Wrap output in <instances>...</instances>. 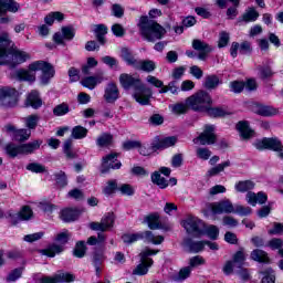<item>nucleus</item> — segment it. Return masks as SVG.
<instances>
[{"instance_id":"f257e3e1","label":"nucleus","mask_w":283,"mask_h":283,"mask_svg":"<svg viewBox=\"0 0 283 283\" xmlns=\"http://www.w3.org/2000/svg\"><path fill=\"white\" fill-rule=\"evenodd\" d=\"M10 34L2 33L0 35V65H8L9 67H17L21 63L29 61L30 54L21 50L10 49Z\"/></svg>"},{"instance_id":"f03ea898","label":"nucleus","mask_w":283,"mask_h":283,"mask_svg":"<svg viewBox=\"0 0 283 283\" xmlns=\"http://www.w3.org/2000/svg\"><path fill=\"white\" fill-rule=\"evenodd\" d=\"M36 72H42L41 84L48 85L50 80L54 78V66L45 61H35L29 65V70L17 71V76L20 81H29L34 83L36 81Z\"/></svg>"},{"instance_id":"7ed1b4c3","label":"nucleus","mask_w":283,"mask_h":283,"mask_svg":"<svg viewBox=\"0 0 283 283\" xmlns=\"http://www.w3.org/2000/svg\"><path fill=\"white\" fill-rule=\"evenodd\" d=\"M119 83L124 90H134V98L139 105H149L151 88L145 86L139 77H134L127 73L119 75Z\"/></svg>"},{"instance_id":"20e7f679","label":"nucleus","mask_w":283,"mask_h":283,"mask_svg":"<svg viewBox=\"0 0 283 283\" xmlns=\"http://www.w3.org/2000/svg\"><path fill=\"white\" fill-rule=\"evenodd\" d=\"M138 28L142 36L149 43L160 41L167 34V30L163 25L147 15L140 17Z\"/></svg>"},{"instance_id":"39448f33","label":"nucleus","mask_w":283,"mask_h":283,"mask_svg":"<svg viewBox=\"0 0 283 283\" xmlns=\"http://www.w3.org/2000/svg\"><path fill=\"white\" fill-rule=\"evenodd\" d=\"M42 140H33L27 144H15L13 142L8 143L4 146V153L9 158H17V156H28L34 154L36 149H40Z\"/></svg>"},{"instance_id":"423d86ee","label":"nucleus","mask_w":283,"mask_h":283,"mask_svg":"<svg viewBox=\"0 0 283 283\" xmlns=\"http://www.w3.org/2000/svg\"><path fill=\"white\" fill-rule=\"evenodd\" d=\"M211 103H213L211 95L206 91H199L186 99V104L193 112H207Z\"/></svg>"},{"instance_id":"0eeeda50","label":"nucleus","mask_w":283,"mask_h":283,"mask_svg":"<svg viewBox=\"0 0 283 283\" xmlns=\"http://www.w3.org/2000/svg\"><path fill=\"white\" fill-rule=\"evenodd\" d=\"M159 250H151L149 248L144 249L140 253V264L133 270V275H147L150 266L154 265V260L149 259V255H157Z\"/></svg>"},{"instance_id":"6e6552de","label":"nucleus","mask_w":283,"mask_h":283,"mask_svg":"<svg viewBox=\"0 0 283 283\" xmlns=\"http://www.w3.org/2000/svg\"><path fill=\"white\" fill-rule=\"evenodd\" d=\"M181 226L189 235H195V238H200V235L205 234V222L197 217H187L181 221Z\"/></svg>"},{"instance_id":"1a4fd4ad","label":"nucleus","mask_w":283,"mask_h":283,"mask_svg":"<svg viewBox=\"0 0 283 283\" xmlns=\"http://www.w3.org/2000/svg\"><path fill=\"white\" fill-rule=\"evenodd\" d=\"M3 132L12 138V140H17L18 143H25V140L30 139L32 136V132L28 128H17L14 124H7L3 127Z\"/></svg>"},{"instance_id":"9d476101","label":"nucleus","mask_w":283,"mask_h":283,"mask_svg":"<svg viewBox=\"0 0 283 283\" xmlns=\"http://www.w3.org/2000/svg\"><path fill=\"white\" fill-rule=\"evenodd\" d=\"M116 221V216L114 212H107L104 214L99 222H91L88 224L92 231H101V233H105V231H109V229H114V222Z\"/></svg>"},{"instance_id":"9b49d317","label":"nucleus","mask_w":283,"mask_h":283,"mask_svg":"<svg viewBox=\"0 0 283 283\" xmlns=\"http://www.w3.org/2000/svg\"><path fill=\"white\" fill-rule=\"evenodd\" d=\"M218 137L216 136V126L206 125L203 132L193 139L195 144L200 143V145H216Z\"/></svg>"},{"instance_id":"f8f14e48","label":"nucleus","mask_w":283,"mask_h":283,"mask_svg":"<svg viewBox=\"0 0 283 283\" xmlns=\"http://www.w3.org/2000/svg\"><path fill=\"white\" fill-rule=\"evenodd\" d=\"M253 146L255 149L260 151L264 149H272V151H282V142L277 138H263L261 140H256Z\"/></svg>"},{"instance_id":"ddd939ff","label":"nucleus","mask_w":283,"mask_h":283,"mask_svg":"<svg viewBox=\"0 0 283 283\" xmlns=\"http://www.w3.org/2000/svg\"><path fill=\"white\" fill-rule=\"evenodd\" d=\"M120 167H123V164L118 160V154L112 153L103 157L101 172L107 174L109 169H120Z\"/></svg>"},{"instance_id":"4468645a","label":"nucleus","mask_w":283,"mask_h":283,"mask_svg":"<svg viewBox=\"0 0 283 283\" xmlns=\"http://www.w3.org/2000/svg\"><path fill=\"white\" fill-rule=\"evenodd\" d=\"M210 209L214 214L235 212V208L233 207V203L229 199L211 203Z\"/></svg>"},{"instance_id":"2eb2a0df","label":"nucleus","mask_w":283,"mask_h":283,"mask_svg":"<svg viewBox=\"0 0 283 283\" xmlns=\"http://www.w3.org/2000/svg\"><path fill=\"white\" fill-rule=\"evenodd\" d=\"M0 103L6 107H14L17 105V90L8 87L0 90Z\"/></svg>"},{"instance_id":"dca6fc26","label":"nucleus","mask_w":283,"mask_h":283,"mask_svg":"<svg viewBox=\"0 0 283 283\" xmlns=\"http://www.w3.org/2000/svg\"><path fill=\"white\" fill-rule=\"evenodd\" d=\"M120 98V91L118 90V84L115 82H109L106 84L104 90V101L107 103H115Z\"/></svg>"},{"instance_id":"f3484780","label":"nucleus","mask_w":283,"mask_h":283,"mask_svg":"<svg viewBox=\"0 0 283 283\" xmlns=\"http://www.w3.org/2000/svg\"><path fill=\"white\" fill-rule=\"evenodd\" d=\"M75 276L70 273L60 272L54 276H44L40 280L41 283H72Z\"/></svg>"},{"instance_id":"a211bd4d","label":"nucleus","mask_w":283,"mask_h":283,"mask_svg":"<svg viewBox=\"0 0 283 283\" xmlns=\"http://www.w3.org/2000/svg\"><path fill=\"white\" fill-rule=\"evenodd\" d=\"M103 81H107V77H105V73L101 71L95 76L84 77L81 81V85H83V87H87V90H94L98 84L103 83Z\"/></svg>"},{"instance_id":"6ab92c4d","label":"nucleus","mask_w":283,"mask_h":283,"mask_svg":"<svg viewBox=\"0 0 283 283\" xmlns=\"http://www.w3.org/2000/svg\"><path fill=\"white\" fill-rule=\"evenodd\" d=\"M192 48L193 50H196L197 52H199L198 54V59L200 61H205V59H207V55L211 52V46L209 44H207V42L201 41V40H193L192 41Z\"/></svg>"},{"instance_id":"aec40b11","label":"nucleus","mask_w":283,"mask_h":283,"mask_svg":"<svg viewBox=\"0 0 283 283\" xmlns=\"http://www.w3.org/2000/svg\"><path fill=\"white\" fill-rule=\"evenodd\" d=\"M19 10H21V4L15 0H0V15L6 14L7 12L15 14Z\"/></svg>"},{"instance_id":"412c9836","label":"nucleus","mask_w":283,"mask_h":283,"mask_svg":"<svg viewBox=\"0 0 283 283\" xmlns=\"http://www.w3.org/2000/svg\"><path fill=\"white\" fill-rule=\"evenodd\" d=\"M182 247L188 253H200V251H205V241H192L188 238L184 240Z\"/></svg>"},{"instance_id":"4be33fe9","label":"nucleus","mask_w":283,"mask_h":283,"mask_svg":"<svg viewBox=\"0 0 283 283\" xmlns=\"http://www.w3.org/2000/svg\"><path fill=\"white\" fill-rule=\"evenodd\" d=\"M245 199H247V202L248 205H251L252 207H255V205H264L266 202V200H269V197L260 191L258 193L255 192H248L245 195Z\"/></svg>"},{"instance_id":"5701e85b","label":"nucleus","mask_w":283,"mask_h":283,"mask_svg":"<svg viewBox=\"0 0 283 283\" xmlns=\"http://www.w3.org/2000/svg\"><path fill=\"white\" fill-rule=\"evenodd\" d=\"M178 143L176 136L166 137L159 142L153 143V151H158V149H168V147H174Z\"/></svg>"},{"instance_id":"b1692460","label":"nucleus","mask_w":283,"mask_h":283,"mask_svg":"<svg viewBox=\"0 0 283 283\" xmlns=\"http://www.w3.org/2000/svg\"><path fill=\"white\" fill-rule=\"evenodd\" d=\"M237 129L243 140H249V138H253L255 136V132L251 129L249 122H239Z\"/></svg>"},{"instance_id":"393cba45","label":"nucleus","mask_w":283,"mask_h":283,"mask_svg":"<svg viewBox=\"0 0 283 283\" xmlns=\"http://www.w3.org/2000/svg\"><path fill=\"white\" fill-rule=\"evenodd\" d=\"M140 240H145L146 242L150 244H163L165 242V237L163 235H155L154 232L146 230L143 232H139Z\"/></svg>"},{"instance_id":"a878e982","label":"nucleus","mask_w":283,"mask_h":283,"mask_svg":"<svg viewBox=\"0 0 283 283\" xmlns=\"http://www.w3.org/2000/svg\"><path fill=\"white\" fill-rule=\"evenodd\" d=\"M237 193H249L252 189H255V182L253 180H241L234 185Z\"/></svg>"},{"instance_id":"bb28decb","label":"nucleus","mask_w":283,"mask_h":283,"mask_svg":"<svg viewBox=\"0 0 283 283\" xmlns=\"http://www.w3.org/2000/svg\"><path fill=\"white\" fill-rule=\"evenodd\" d=\"M144 223L148 226V229L156 231L160 229V216L158 213H151L144 218Z\"/></svg>"},{"instance_id":"cd10ccee","label":"nucleus","mask_w":283,"mask_h":283,"mask_svg":"<svg viewBox=\"0 0 283 283\" xmlns=\"http://www.w3.org/2000/svg\"><path fill=\"white\" fill-rule=\"evenodd\" d=\"M135 70H140L142 72L151 73L156 70V62L151 60H137Z\"/></svg>"},{"instance_id":"c85d7f7f","label":"nucleus","mask_w":283,"mask_h":283,"mask_svg":"<svg viewBox=\"0 0 283 283\" xmlns=\"http://www.w3.org/2000/svg\"><path fill=\"white\" fill-rule=\"evenodd\" d=\"M27 105H29L30 107H33V109H39V107L43 105L41 97H39V92L32 91L29 94V96L27 97Z\"/></svg>"},{"instance_id":"c756f323","label":"nucleus","mask_w":283,"mask_h":283,"mask_svg":"<svg viewBox=\"0 0 283 283\" xmlns=\"http://www.w3.org/2000/svg\"><path fill=\"white\" fill-rule=\"evenodd\" d=\"M78 218V210L66 208L61 212V219L63 222H74Z\"/></svg>"},{"instance_id":"7c9ffc66","label":"nucleus","mask_w":283,"mask_h":283,"mask_svg":"<svg viewBox=\"0 0 283 283\" xmlns=\"http://www.w3.org/2000/svg\"><path fill=\"white\" fill-rule=\"evenodd\" d=\"M39 120H41V117L36 114H32L23 118L25 128L29 129V132H32V129H36V127L39 126Z\"/></svg>"},{"instance_id":"2f4dec72","label":"nucleus","mask_w":283,"mask_h":283,"mask_svg":"<svg viewBox=\"0 0 283 283\" xmlns=\"http://www.w3.org/2000/svg\"><path fill=\"white\" fill-rule=\"evenodd\" d=\"M40 253L48 258H54L56 254L63 253V245L52 244L48 249L40 250Z\"/></svg>"},{"instance_id":"473e14b6","label":"nucleus","mask_w":283,"mask_h":283,"mask_svg":"<svg viewBox=\"0 0 283 283\" xmlns=\"http://www.w3.org/2000/svg\"><path fill=\"white\" fill-rule=\"evenodd\" d=\"M151 182L157 185L159 189H167V187H169L167 179H165V177H163L158 171H155L151 175Z\"/></svg>"},{"instance_id":"72a5a7b5","label":"nucleus","mask_w":283,"mask_h":283,"mask_svg":"<svg viewBox=\"0 0 283 283\" xmlns=\"http://www.w3.org/2000/svg\"><path fill=\"white\" fill-rule=\"evenodd\" d=\"M191 268H182L177 274L171 276L172 282H185L191 275Z\"/></svg>"},{"instance_id":"f704fd0d","label":"nucleus","mask_w":283,"mask_h":283,"mask_svg":"<svg viewBox=\"0 0 283 283\" xmlns=\"http://www.w3.org/2000/svg\"><path fill=\"white\" fill-rule=\"evenodd\" d=\"M251 260H254V262L266 263L269 262V254L263 250L255 249L251 252Z\"/></svg>"},{"instance_id":"c9c22d12","label":"nucleus","mask_w":283,"mask_h":283,"mask_svg":"<svg viewBox=\"0 0 283 283\" xmlns=\"http://www.w3.org/2000/svg\"><path fill=\"white\" fill-rule=\"evenodd\" d=\"M122 59L127 63V65H132V67H136L138 60L134 57L129 49H122Z\"/></svg>"},{"instance_id":"e433bc0d","label":"nucleus","mask_w":283,"mask_h":283,"mask_svg":"<svg viewBox=\"0 0 283 283\" xmlns=\"http://www.w3.org/2000/svg\"><path fill=\"white\" fill-rule=\"evenodd\" d=\"M112 143H114V136L109 133H104L96 139L98 147H108Z\"/></svg>"},{"instance_id":"4c0bfd02","label":"nucleus","mask_w":283,"mask_h":283,"mask_svg":"<svg viewBox=\"0 0 283 283\" xmlns=\"http://www.w3.org/2000/svg\"><path fill=\"white\" fill-rule=\"evenodd\" d=\"M87 128L78 125V126H74L72 129V138H74L75 140H83V138H85L87 136Z\"/></svg>"},{"instance_id":"58836bf2","label":"nucleus","mask_w":283,"mask_h":283,"mask_svg":"<svg viewBox=\"0 0 283 283\" xmlns=\"http://www.w3.org/2000/svg\"><path fill=\"white\" fill-rule=\"evenodd\" d=\"M94 32L96 34L97 41L102 45H105V34H107V28L105 27V24L95 25Z\"/></svg>"},{"instance_id":"ea45409f","label":"nucleus","mask_w":283,"mask_h":283,"mask_svg":"<svg viewBox=\"0 0 283 283\" xmlns=\"http://www.w3.org/2000/svg\"><path fill=\"white\" fill-rule=\"evenodd\" d=\"M203 235H208L210 240H217L220 235V229L217 226H208L203 228Z\"/></svg>"},{"instance_id":"a19ab883","label":"nucleus","mask_w":283,"mask_h":283,"mask_svg":"<svg viewBox=\"0 0 283 283\" xmlns=\"http://www.w3.org/2000/svg\"><path fill=\"white\" fill-rule=\"evenodd\" d=\"M260 17V13L255 11V9L250 8L241 18V21H244L245 23H251L253 21H258V18Z\"/></svg>"},{"instance_id":"79ce46f5","label":"nucleus","mask_w":283,"mask_h":283,"mask_svg":"<svg viewBox=\"0 0 283 283\" xmlns=\"http://www.w3.org/2000/svg\"><path fill=\"white\" fill-rule=\"evenodd\" d=\"M63 19H65V17L63 15V13L55 11V12H51L49 13L45 18L44 21L46 23V25H53L54 21H63Z\"/></svg>"},{"instance_id":"37998d69","label":"nucleus","mask_w":283,"mask_h":283,"mask_svg":"<svg viewBox=\"0 0 283 283\" xmlns=\"http://www.w3.org/2000/svg\"><path fill=\"white\" fill-rule=\"evenodd\" d=\"M203 85L206 90H216L220 85V78L217 75H208Z\"/></svg>"},{"instance_id":"c03bdc74","label":"nucleus","mask_w":283,"mask_h":283,"mask_svg":"<svg viewBox=\"0 0 283 283\" xmlns=\"http://www.w3.org/2000/svg\"><path fill=\"white\" fill-rule=\"evenodd\" d=\"M206 112L208 116H211L212 118H220L222 116H227V111L222 107H209L206 108Z\"/></svg>"},{"instance_id":"a18cd8bd","label":"nucleus","mask_w":283,"mask_h":283,"mask_svg":"<svg viewBox=\"0 0 283 283\" xmlns=\"http://www.w3.org/2000/svg\"><path fill=\"white\" fill-rule=\"evenodd\" d=\"M245 260L247 255L244 254V250H239L232 258V262L237 265V269H242Z\"/></svg>"},{"instance_id":"49530a36","label":"nucleus","mask_w":283,"mask_h":283,"mask_svg":"<svg viewBox=\"0 0 283 283\" xmlns=\"http://www.w3.org/2000/svg\"><path fill=\"white\" fill-rule=\"evenodd\" d=\"M142 234L140 232L136 233H125L122 235V240L124 244H134V242H138L140 240Z\"/></svg>"},{"instance_id":"de8ad7c7","label":"nucleus","mask_w":283,"mask_h":283,"mask_svg":"<svg viewBox=\"0 0 283 283\" xmlns=\"http://www.w3.org/2000/svg\"><path fill=\"white\" fill-rule=\"evenodd\" d=\"M261 275H263L261 283H275V272L273 269L268 268L261 272Z\"/></svg>"},{"instance_id":"09e8293b","label":"nucleus","mask_w":283,"mask_h":283,"mask_svg":"<svg viewBox=\"0 0 283 283\" xmlns=\"http://www.w3.org/2000/svg\"><path fill=\"white\" fill-rule=\"evenodd\" d=\"M256 114L260 116H275L277 109L273 106H258Z\"/></svg>"},{"instance_id":"8fccbe9b","label":"nucleus","mask_w":283,"mask_h":283,"mask_svg":"<svg viewBox=\"0 0 283 283\" xmlns=\"http://www.w3.org/2000/svg\"><path fill=\"white\" fill-rule=\"evenodd\" d=\"M86 251L85 241H78L73 250V255L75 258H85Z\"/></svg>"},{"instance_id":"3c124183","label":"nucleus","mask_w":283,"mask_h":283,"mask_svg":"<svg viewBox=\"0 0 283 283\" xmlns=\"http://www.w3.org/2000/svg\"><path fill=\"white\" fill-rule=\"evenodd\" d=\"M196 156L199 158V160H209V158L212 156V153L207 147H198L196 149Z\"/></svg>"},{"instance_id":"603ef678","label":"nucleus","mask_w":283,"mask_h":283,"mask_svg":"<svg viewBox=\"0 0 283 283\" xmlns=\"http://www.w3.org/2000/svg\"><path fill=\"white\" fill-rule=\"evenodd\" d=\"M65 114H70V106L66 103L59 104L53 108L54 116H65Z\"/></svg>"},{"instance_id":"864d4df0","label":"nucleus","mask_w":283,"mask_h":283,"mask_svg":"<svg viewBox=\"0 0 283 283\" xmlns=\"http://www.w3.org/2000/svg\"><path fill=\"white\" fill-rule=\"evenodd\" d=\"M227 167H231V161L227 160L222 164L217 165L216 167L210 169L208 171V174H209V176H218V174L224 171V169H227Z\"/></svg>"},{"instance_id":"5fc2aeb1","label":"nucleus","mask_w":283,"mask_h":283,"mask_svg":"<svg viewBox=\"0 0 283 283\" xmlns=\"http://www.w3.org/2000/svg\"><path fill=\"white\" fill-rule=\"evenodd\" d=\"M104 260L105 255H103V252H95L93 254V264L95 266L96 273H101V264H103Z\"/></svg>"},{"instance_id":"6e6d98bb","label":"nucleus","mask_w":283,"mask_h":283,"mask_svg":"<svg viewBox=\"0 0 283 283\" xmlns=\"http://www.w3.org/2000/svg\"><path fill=\"white\" fill-rule=\"evenodd\" d=\"M202 264H206L205 258L201 255H196L189 259L188 268L193 271V269H197V266H202Z\"/></svg>"},{"instance_id":"4d7b16f0","label":"nucleus","mask_w":283,"mask_h":283,"mask_svg":"<svg viewBox=\"0 0 283 283\" xmlns=\"http://www.w3.org/2000/svg\"><path fill=\"white\" fill-rule=\"evenodd\" d=\"M171 107V112L172 114H177V115H180V114H187L188 109H189V105H187V103H177Z\"/></svg>"},{"instance_id":"13d9d810","label":"nucleus","mask_w":283,"mask_h":283,"mask_svg":"<svg viewBox=\"0 0 283 283\" xmlns=\"http://www.w3.org/2000/svg\"><path fill=\"white\" fill-rule=\"evenodd\" d=\"M39 209H41V211H44V213H53L56 209V205L49 201H41L39 203Z\"/></svg>"},{"instance_id":"bf43d9fd","label":"nucleus","mask_w":283,"mask_h":283,"mask_svg":"<svg viewBox=\"0 0 283 283\" xmlns=\"http://www.w3.org/2000/svg\"><path fill=\"white\" fill-rule=\"evenodd\" d=\"M252 209H251V207H249V206H240V205H237L235 207H234V213H238V216H242V217H244V216H251V213H252Z\"/></svg>"},{"instance_id":"052dcab7","label":"nucleus","mask_w":283,"mask_h":283,"mask_svg":"<svg viewBox=\"0 0 283 283\" xmlns=\"http://www.w3.org/2000/svg\"><path fill=\"white\" fill-rule=\"evenodd\" d=\"M28 171H32L33 174H44L45 166L36 163H31L27 166Z\"/></svg>"},{"instance_id":"680f3d73","label":"nucleus","mask_w":283,"mask_h":283,"mask_svg":"<svg viewBox=\"0 0 283 283\" xmlns=\"http://www.w3.org/2000/svg\"><path fill=\"white\" fill-rule=\"evenodd\" d=\"M222 224L223 227H229V229H234V227H238L239 222L235 218L231 216H224L222 218Z\"/></svg>"},{"instance_id":"e2e57ef3","label":"nucleus","mask_w":283,"mask_h":283,"mask_svg":"<svg viewBox=\"0 0 283 283\" xmlns=\"http://www.w3.org/2000/svg\"><path fill=\"white\" fill-rule=\"evenodd\" d=\"M76 34V31H74L73 27H62V35L66 41H72Z\"/></svg>"},{"instance_id":"0e129e2a","label":"nucleus","mask_w":283,"mask_h":283,"mask_svg":"<svg viewBox=\"0 0 283 283\" xmlns=\"http://www.w3.org/2000/svg\"><path fill=\"white\" fill-rule=\"evenodd\" d=\"M21 275H23V269L19 268V269H14L13 271H11L7 277V282H17V280H19V277H21Z\"/></svg>"},{"instance_id":"69168bd1","label":"nucleus","mask_w":283,"mask_h":283,"mask_svg":"<svg viewBox=\"0 0 283 283\" xmlns=\"http://www.w3.org/2000/svg\"><path fill=\"white\" fill-rule=\"evenodd\" d=\"M33 216L32 208L24 206L19 213L20 220H30Z\"/></svg>"},{"instance_id":"338daca9","label":"nucleus","mask_w":283,"mask_h":283,"mask_svg":"<svg viewBox=\"0 0 283 283\" xmlns=\"http://www.w3.org/2000/svg\"><path fill=\"white\" fill-rule=\"evenodd\" d=\"M72 234L67 230L59 233L55 238V242H59L60 244H67Z\"/></svg>"},{"instance_id":"774afa93","label":"nucleus","mask_w":283,"mask_h":283,"mask_svg":"<svg viewBox=\"0 0 283 283\" xmlns=\"http://www.w3.org/2000/svg\"><path fill=\"white\" fill-rule=\"evenodd\" d=\"M268 247H270V249H272L273 251H275L277 249L280 251L283 248V240L274 238V239L269 241Z\"/></svg>"}]
</instances>
